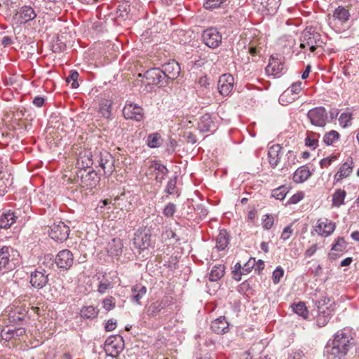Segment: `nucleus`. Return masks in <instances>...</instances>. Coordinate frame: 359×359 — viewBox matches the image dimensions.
Instances as JSON below:
<instances>
[{
	"instance_id": "f257e3e1",
	"label": "nucleus",
	"mask_w": 359,
	"mask_h": 359,
	"mask_svg": "<svg viewBox=\"0 0 359 359\" xmlns=\"http://www.w3.org/2000/svg\"><path fill=\"white\" fill-rule=\"evenodd\" d=\"M352 338L344 330L337 332L332 341H328L326 351L335 358L341 359L348 353Z\"/></svg>"
},
{
	"instance_id": "f03ea898",
	"label": "nucleus",
	"mask_w": 359,
	"mask_h": 359,
	"mask_svg": "<svg viewBox=\"0 0 359 359\" xmlns=\"http://www.w3.org/2000/svg\"><path fill=\"white\" fill-rule=\"evenodd\" d=\"M19 253L10 246H4L0 250V270H13L19 263Z\"/></svg>"
},
{
	"instance_id": "7ed1b4c3",
	"label": "nucleus",
	"mask_w": 359,
	"mask_h": 359,
	"mask_svg": "<svg viewBox=\"0 0 359 359\" xmlns=\"http://www.w3.org/2000/svg\"><path fill=\"white\" fill-rule=\"evenodd\" d=\"M300 47L305 48L309 47L311 52H314L318 47H321L324 43L319 33L316 32L312 27H307L302 33Z\"/></svg>"
},
{
	"instance_id": "20e7f679",
	"label": "nucleus",
	"mask_w": 359,
	"mask_h": 359,
	"mask_svg": "<svg viewBox=\"0 0 359 359\" xmlns=\"http://www.w3.org/2000/svg\"><path fill=\"white\" fill-rule=\"evenodd\" d=\"M307 116L312 125L320 128L325 126L328 119L327 111L323 107L310 109L307 113Z\"/></svg>"
},
{
	"instance_id": "39448f33",
	"label": "nucleus",
	"mask_w": 359,
	"mask_h": 359,
	"mask_svg": "<svg viewBox=\"0 0 359 359\" xmlns=\"http://www.w3.org/2000/svg\"><path fill=\"white\" fill-rule=\"evenodd\" d=\"M69 231V227L60 221L50 226L48 234L52 239L62 242L68 238Z\"/></svg>"
},
{
	"instance_id": "423d86ee",
	"label": "nucleus",
	"mask_w": 359,
	"mask_h": 359,
	"mask_svg": "<svg viewBox=\"0 0 359 359\" xmlns=\"http://www.w3.org/2000/svg\"><path fill=\"white\" fill-rule=\"evenodd\" d=\"M151 233L146 229H139L134 233L133 245L140 250L147 249L151 245Z\"/></svg>"
},
{
	"instance_id": "0eeeda50",
	"label": "nucleus",
	"mask_w": 359,
	"mask_h": 359,
	"mask_svg": "<svg viewBox=\"0 0 359 359\" xmlns=\"http://www.w3.org/2000/svg\"><path fill=\"white\" fill-rule=\"evenodd\" d=\"M104 351L107 355L116 357L123 348V341L120 336L109 337L104 344Z\"/></svg>"
},
{
	"instance_id": "6e6552de",
	"label": "nucleus",
	"mask_w": 359,
	"mask_h": 359,
	"mask_svg": "<svg viewBox=\"0 0 359 359\" xmlns=\"http://www.w3.org/2000/svg\"><path fill=\"white\" fill-rule=\"evenodd\" d=\"M100 167L103 170L106 176H110L114 170V159L109 152L104 151L97 157Z\"/></svg>"
},
{
	"instance_id": "1a4fd4ad",
	"label": "nucleus",
	"mask_w": 359,
	"mask_h": 359,
	"mask_svg": "<svg viewBox=\"0 0 359 359\" xmlns=\"http://www.w3.org/2000/svg\"><path fill=\"white\" fill-rule=\"evenodd\" d=\"M202 37L205 44L211 48H217L222 42L221 34L213 27L205 29Z\"/></svg>"
},
{
	"instance_id": "9d476101",
	"label": "nucleus",
	"mask_w": 359,
	"mask_h": 359,
	"mask_svg": "<svg viewBox=\"0 0 359 359\" xmlns=\"http://www.w3.org/2000/svg\"><path fill=\"white\" fill-rule=\"evenodd\" d=\"M144 78L149 85H159L160 86H163L168 83V82L165 81L163 72L160 68H152L147 70L144 73Z\"/></svg>"
},
{
	"instance_id": "9b49d317",
	"label": "nucleus",
	"mask_w": 359,
	"mask_h": 359,
	"mask_svg": "<svg viewBox=\"0 0 359 359\" xmlns=\"http://www.w3.org/2000/svg\"><path fill=\"white\" fill-rule=\"evenodd\" d=\"M123 114L126 119L141 121L144 118V110L137 104L128 103L123 109Z\"/></svg>"
},
{
	"instance_id": "f8f14e48",
	"label": "nucleus",
	"mask_w": 359,
	"mask_h": 359,
	"mask_svg": "<svg viewBox=\"0 0 359 359\" xmlns=\"http://www.w3.org/2000/svg\"><path fill=\"white\" fill-rule=\"evenodd\" d=\"M256 6L259 4L258 10L266 15H274L276 13L281 0H255Z\"/></svg>"
},
{
	"instance_id": "ddd939ff",
	"label": "nucleus",
	"mask_w": 359,
	"mask_h": 359,
	"mask_svg": "<svg viewBox=\"0 0 359 359\" xmlns=\"http://www.w3.org/2000/svg\"><path fill=\"white\" fill-rule=\"evenodd\" d=\"M161 71L163 72L165 81L168 82V80H174L179 76L180 67L177 62L172 60L163 64L161 67Z\"/></svg>"
},
{
	"instance_id": "4468645a",
	"label": "nucleus",
	"mask_w": 359,
	"mask_h": 359,
	"mask_svg": "<svg viewBox=\"0 0 359 359\" xmlns=\"http://www.w3.org/2000/svg\"><path fill=\"white\" fill-rule=\"evenodd\" d=\"M334 229L335 224L326 218L319 219L314 226L315 231L323 237L330 236Z\"/></svg>"
},
{
	"instance_id": "2eb2a0df",
	"label": "nucleus",
	"mask_w": 359,
	"mask_h": 359,
	"mask_svg": "<svg viewBox=\"0 0 359 359\" xmlns=\"http://www.w3.org/2000/svg\"><path fill=\"white\" fill-rule=\"evenodd\" d=\"M48 274L46 273V271L44 269L39 268L31 273L30 283L35 288L42 289L48 283Z\"/></svg>"
},
{
	"instance_id": "dca6fc26",
	"label": "nucleus",
	"mask_w": 359,
	"mask_h": 359,
	"mask_svg": "<svg viewBox=\"0 0 359 359\" xmlns=\"http://www.w3.org/2000/svg\"><path fill=\"white\" fill-rule=\"evenodd\" d=\"M234 78L229 74H222L218 81V90L223 96L229 95L233 90Z\"/></svg>"
},
{
	"instance_id": "f3484780",
	"label": "nucleus",
	"mask_w": 359,
	"mask_h": 359,
	"mask_svg": "<svg viewBox=\"0 0 359 359\" xmlns=\"http://www.w3.org/2000/svg\"><path fill=\"white\" fill-rule=\"evenodd\" d=\"M73 254L69 250L60 251L55 258V264L57 267L62 269H69L73 264Z\"/></svg>"
},
{
	"instance_id": "a211bd4d",
	"label": "nucleus",
	"mask_w": 359,
	"mask_h": 359,
	"mask_svg": "<svg viewBox=\"0 0 359 359\" xmlns=\"http://www.w3.org/2000/svg\"><path fill=\"white\" fill-rule=\"evenodd\" d=\"M100 180V177L93 170L88 171L85 175L81 173V185L87 189H92L93 188H95L99 183Z\"/></svg>"
},
{
	"instance_id": "6ab92c4d",
	"label": "nucleus",
	"mask_w": 359,
	"mask_h": 359,
	"mask_svg": "<svg viewBox=\"0 0 359 359\" xmlns=\"http://www.w3.org/2000/svg\"><path fill=\"white\" fill-rule=\"evenodd\" d=\"M91 152L89 151H82L79 153V156L77 158L76 165L81 169L80 173H81L82 170L86 171V168H90V166L93 163V161L92 159Z\"/></svg>"
},
{
	"instance_id": "aec40b11",
	"label": "nucleus",
	"mask_w": 359,
	"mask_h": 359,
	"mask_svg": "<svg viewBox=\"0 0 359 359\" xmlns=\"http://www.w3.org/2000/svg\"><path fill=\"white\" fill-rule=\"evenodd\" d=\"M17 14L19 15V21L20 24H25L31 21L36 16L34 8L28 6L21 7Z\"/></svg>"
},
{
	"instance_id": "412c9836",
	"label": "nucleus",
	"mask_w": 359,
	"mask_h": 359,
	"mask_svg": "<svg viewBox=\"0 0 359 359\" xmlns=\"http://www.w3.org/2000/svg\"><path fill=\"white\" fill-rule=\"evenodd\" d=\"M168 306V301L167 299L154 302L147 308V313L149 317L154 318Z\"/></svg>"
},
{
	"instance_id": "4be33fe9",
	"label": "nucleus",
	"mask_w": 359,
	"mask_h": 359,
	"mask_svg": "<svg viewBox=\"0 0 359 359\" xmlns=\"http://www.w3.org/2000/svg\"><path fill=\"white\" fill-rule=\"evenodd\" d=\"M211 329L214 332L218 334H222L227 332L229 323L224 317L221 316L212 322Z\"/></svg>"
},
{
	"instance_id": "5701e85b",
	"label": "nucleus",
	"mask_w": 359,
	"mask_h": 359,
	"mask_svg": "<svg viewBox=\"0 0 359 359\" xmlns=\"http://www.w3.org/2000/svg\"><path fill=\"white\" fill-rule=\"evenodd\" d=\"M353 171V160L348 159L339 168V170L334 175V180L339 181L343 178L348 177Z\"/></svg>"
},
{
	"instance_id": "b1692460",
	"label": "nucleus",
	"mask_w": 359,
	"mask_h": 359,
	"mask_svg": "<svg viewBox=\"0 0 359 359\" xmlns=\"http://www.w3.org/2000/svg\"><path fill=\"white\" fill-rule=\"evenodd\" d=\"M215 123L210 114L202 116L198 122V129L202 133L210 132L215 130Z\"/></svg>"
},
{
	"instance_id": "393cba45",
	"label": "nucleus",
	"mask_w": 359,
	"mask_h": 359,
	"mask_svg": "<svg viewBox=\"0 0 359 359\" xmlns=\"http://www.w3.org/2000/svg\"><path fill=\"white\" fill-rule=\"evenodd\" d=\"M346 248V243L344 238L339 237L336 241V243L332 245L331 252L328 254V257L330 259H335L339 257V255L334 252H337L339 253L343 252Z\"/></svg>"
},
{
	"instance_id": "a878e982",
	"label": "nucleus",
	"mask_w": 359,
	"mask_h": 359,
	"mask_svg": "<svg viewBox=\"0 0 359 359\" xmlns=\"http://www.w3.org/2000/svg\"><path fill=\"white\" fill-rule=\"evenodd\" d=\"M280 151L281 147L279 144H273L269 147L268 151V158L271 167L275 168L278 164Z\"/></svg>"
},
{
	"instance_id": "bb28decb",
	"label": "nucleus",
	"mask_w": 359,
	"mask_h": 359,
	"mask_svg": "<svg viewBox=\"0 0 359 359\" xmlns=\"http://www.w3.org/2000/svg\"><path fill=\"white\" fill-rule=\"evenodd\" d=\"M332 316V311L329 307L325 309L318 310V314L316 317V324L319 327L325 326L330 321Z\"/></svg>"
},
{
	"instance_id": "cd10ccee",
	"label": "nucleus",
	"mask_w": 359,
	"mask_h": 359,
	"mask_svg": "<svg viewBox=\"0 0 359 359\" xmlns=\"http://www.w3.org/2000/svg\"><path fill=\"white\" fill-rule=\"evenodd\" d=\"M17 216L14 212H8L0 217V228L8 229L16 221Z\"/></svg>"
},
{
	"instance_id": "c85d7f7f",
	"label": "nucleus",
	"mask_w": 359,
	"mask_h": 359,
	"mask_svg": "<svg viewBox=\"0 0 359 359\" xmlns=\"http://www.w3.org/2000/svg\"><path fill=\"white\" fill-rule=\"evenodd\" d=\"M311 176V172L308 168L302 166L294 173L293 180L297 183H302L307 180Z\"/></svg>"
},
{
	"instance_id": "c756f323",
	"label": "nucleus",
	"mask_w": 359,
	"mask_h": 359,
	"mask_svg": "<svg viewBox=\"0 0 359 359\" xmlns=\"http://www.w3.org/2000/svg\"><path fill=\"white\" fill-rule=\"evenodd\" d=\"M147 287L142 285H135L132 288L133 297L132 301L137 304H140V300L147 293Z\"/></svg>"
},
{
	"instance_id": "7c9ffc66",
	"label": "nucleus",
	"mask_w": 359,
	"mask_h": 359,
	"mask_svg": "<svg viewBox=\"0 0 359 359\" xmlns=\"http://www.w3.org/2000/svg\"><path fill=\"white\" fill-rule=\"evenodd\" d=\"M272 60L273 61L270 62L266 67V72L269 74L278 76L283 69V65L280 62L274 60L273 58Z\"/></svg>"
},
{
	"instance_id": "2f4dec72",
	"label": "nucleus",
	"mask_w": 359,
	"mask_h": 359,
	"mask_svg": "<svg viewBox=\"0 0 359 359\" xmlns=\"http://www.w3.org/2000/svg\"><path fill=\"white\" fill-rule=\"evenodd\" d=\"M163 143V140L158 133H151L147 136V144L150 148L160 147Z\"/></svg>"
},
{
	"instance_id": "473e14b6",
	"label": "nucleus",
	"mask_w": 359,
	"mask_h": 359,
	"mask_svg": "<svg viewBox=\"0 0 359 359\" xmlns=\"http://www.w3.org/2000/svg\"><path fill=\"white\" fill-rule=\"evenodd\" d=\"M123 245L119 238H114L109 243V252L111 256H118L122 253Z\"/></svg>"
},
{
	"instance_id": "72a5a7b5",
	"label": "nucleus",
	"mask_w": 359,
	"mask_h": 359,
	"mask_svg": "<svg viewBox=\"0 0 359 359\" xmlns=\"http://www.w3.org/2000/svg\"><path fill=\"white\" fill-rule=\"evenodd\" d=\"M229 244V236L226 231L221 230L216 239L215 248L218 250H224Z\"/></svg>"
},
{
	"instance_id": "f704fd0d",
	"label": "nucleus",
	"mask_w": 359,
	"mask_h": 359,
	"mask_svg": "<svg viewBox=\"0 0 359 359\" xmlns=\"http://www.w3.org/2000/svg\"><path fill=\"white\" fill-rule=\"evenodd\" d=\"M302 82L297 81L291 85L290 88H288L287 90H285L280 97V102H283L284 98L287 97L290 93H292L294 95L299 94L301 90H302ZM282 104H285L284 103H282Z\"/></svg>"
},
{
	"instance_id": "c9c22d12",
	"label": "nucleus",
	"mask_w": 359,
	"mask_h": 359,
	"mask_svg": "<svg viewBox=\"0 0 359 359\" xmlns=\"http://www.w3.org/2000/svg\"><path fill=\"white\" fill-rule=\"evenodd\" d=\"M225 267L224 265H215L211 269L210 273L209 279L210 281H217L219 280L224 275Z\"/></svg>"
},
{
	"instance_id": "e433bc0d",
	"label": "nucleus",
	"mask_w": 359,
	"mask_h": 359,
	"mask_svg": "<svg viewBox=\"0 0 359 359\" xmlns=\"http://www.w3.org/2000/svg\"><path fill=\"white\" fill-rule=\"evenodd\" d=\"M152 168L154 169L156 172V179L158 182H161L167 176L168 170L167 168L158 163H154L152 165Z\"/></svg>"
},
{
	"instance_id": "4c0bfd02",
	"label": "nucleus",
	"mask_w": 359,
	"mask_h": 359,
	"mask_svg": "<svg viewBox=\"0 0 359 359\" xmlns=\"http://www.w3.org/2000/svg\"><path fill=\"white\" fill-rule=\"evenodd\" d=\"M346 196V192L343 189H337L332 196V205L335 207H340L344 204V198Z\"/></svg>"
},
{
	"instance_id": "58836bf2",
	"label": "nucleus",
	"mask_w": 359,
	"mask_h": 359,
	"mask_svg": "<svg viewBox=\"0 0 359 359\" xmlns=\"http://www.w3.org/2000/svg\"><path fill=\"white\" fill-rule=\"evenodd\" d=\"M293 311L299 316L306 318L309 314L308 309L304 302H299L297 304H293L292 306Z\"/></svg>"
},
{
	"instance_id": "ea45409f",
	"label": "nucleus",
	"mask_w": 359,
	"mask_h": 359,
	"mask_svg": "<svg viewBox=\"0 0 359 359\" xmlns=\"http://www.w3.org/2000/svg\"><path fill=\"white\" fill-rule=\"evenodd\" d=\"M99 310L93 306H84L81 311V316L86 318H95L98 314Z\"/></svg>"
},
{
	"instance_id": "a19ab883",
	"label": "nucleus",
	"mask_w": 359,
	"mask_h": 359,
	"mask_svg": "<svg viewBox=\"0 0 359 359\" xmlns=\"http://www.w3.org/2000/svg\"><path fill=\"white\" fill-rule=\"evenodd\" d=\"M100 111L104 118H109L111 115V102L108 100H103L100 102Z\"/></svg>"
},
{
	"instance_id": "79ce46f5",
	"label": "nucleus",
	"mask_w": 359,
	"mask_h": 359,
	"mask_svg": "<svg viewBox=\"0 0 359 359\" xmlns=\"http://www.w3.org/2000/svg\"><path fill=\"white\" fill-rule=\"evenodd\" d=\"M25 313L19 310L11 311L8 314L9 320L11 323H17L22 321L25 318Z\"/></svg>"
},
{
	"instance_id": "37998d69",
	"label": "nucleus",
	"mask_w": 359,
	"mask_h": 359,
	"mask_svg": "<svg viewBox=\"0 0 359 359\" xmlns=\"http://www.w3.org/2000/svg\"><path fill=\"white\" fill-rule=\"evenodd\" d=\"M334 17L340 20L346 21L349 18V13L345 8L339 6L334 13Z\"/></svg>"
},
{
	"instance_id": "c03bdc74",
	"label": "nucleus",
	"mask_w": 359,
	"mask_h": 359,
	"mask_svg": "<svg viewBox=\"0 0 359 359\" xmlns=\"http://www.w3.org/2000/svg\"><path fill=\"white\" fill-rule=\"evenodd\" d=\"M288 192V187L286 186H280L273 190L272 196L278 200H283Z\"/></svg>"
},
{
	"instance_id": "a18cd8bd",
	"label": "nucleus",
	"mask_w": 359,
	"mask_h": 359,
	"mask_svg": "<svg viewBox=\"0 0 359 359\" xmlns=\"http://www.w3.org/2000/svg\"><path fill=\"white\" fill-rule=\"evenodd\" d=\"M339 137V134L336 130H331L326 133L324 136L323 140L327 145L332 144Z\"/></svg>"
},
{
	"instance_id": "49530a36",
	"label": "nucleus",
	"mask_w": 359,
	"mask_h": 359,
	"mask_svg": "<svg viewBox=\"0 0 359 359\" xmlns=\"http://www.w3.org/2000/svg\"><path fill=\"white\" fill-rule=\"evenodd\" d=\"M11 184V182L9 178L6 177L5 173L0 176V196L4 195V194L8 191V186H10Z\"/></svg>"
},
{
	"instance_id": "de8ad7c7",
	"label": "nucleus",
	"mask_w": 359,
	"mask_h": 359,
	"mask_svg": "<svg viewBox=\"0 0 359 359\" xmlns=\"http://www.w3.org/2000/svg\"><path fill=\"white\" fill-rule=\"evenodd\" d=\"M78 78L79 73L76 71H71L69 75L66 79V81L67 83L72 82V88H76L79 87Z\"/></svg>"
},
{
	"instance_id": "09e8293b",
	"label": "nucleus",
	"mask_w": 359,
	"mask_h": 359,
	"mask_svg": "<svg viewBox=\"0 0 359 359\" xmlns=\"http://www.w3.org/2000/svg\"><path fill=\"white\" fill-rule=\"evenodd\" d=\"M226 0H206L203 4L206 9H213L219 7Z\"/></svg>"
},
{
	"instance_id": "8fccbe9b",
	"label": "nucleus",
	"mask_w": 359,
	"mask_h": 359,
	"mask_svg": "<svg viewBox=\"0 0 359 359\" xmlns=\"http://www.w3.org/2000/svg\"><path fill=\"white\" fill-rule=\"evenodd\" d=\"M177 177L175 176L173 178H170L168 182L165 191L168 194H174L176 193V184H177Z\"/></svg>"
},
{
	"instance_id": "3c124183",
	"label": "nucleus",
	"mask_w": 359,
	"mask_h": 359,
	"mask_svg": "<svg viewBox=\"0 0 359 359\" xmlns=\"http://www.w3.org/2000/svg\"><path fill=\"white\" fill-rule=\"evenodd\" d=\"M103 307L107 311H110L115 307L116 301L114 297L109 296L102 301Z\"/></svg>"
},
{
	"instance_id": "603ef678",
	"label": "nucleus",
	"mask_w": 359,
	"mask_h": 359,
	"mask_svg": "<svg viewBox=\"0 0 359 359\" xmlns=\"http://www.w3.org/2000/svg\"><path fill=\"white\" fill-rule=\"evenodd\" d=\"M315 133H311L308 135L305 139V144L313 149H315L318 146V140L315 137Z\"/></svg>"
},
{
	"instance_id": "864d4df0",
	"label": "nucleus",
	"mask_w": 359,
	"mask_h": 359,
	"mask_svg": "<svg viewBox=\"0 0 359 359\" xmlns=\"http://www.w3.org/2000/svg\"><path fill=\"white\" fill-rule=\"evenodd\" d=\"M176 212V206L172 203H169L164 208L163 213L164 216L167 217H171L174 215V214Z\"/></svg>"
},
{
	"instance_id": "5fc2aeb1",
	"label": "nucleus",
	"mask_w": 359,
	"mask_h": 359,
	"mask_svg": "<svg viewBox=\"0 0 359 359\" xmlns=\"http://www.w3.org/2000/svg\"><path fill=\"white\" fill-rule=\"evenodd\" d=\"M284 275V270L280 267L278 266L273 272L272 279L275 284H278L280 281V278Z\"/></svg>"
},
{
	"instance_id": "6e6d98bb",
	"label": "nucleus",
	"mask_w": 359,
	"mask_h": 359,
	"mask_svg": "<svg viewBox=\"0 0 359 359\" xmlns=\"http://www.w3.org/2000/svg\"><path fill=\"white\" fill-rule=\"evenodd\" d=\"M351 120V114L349 113H342L339 118V124L343 127H347Z\"/></svg>"
},
{
	"instance_id": "4d7b16f0",
	"label": "nucleus",
	"mask_w": 359,
	"mask_h": 359,
	"mask_svg": "<svg viewBox=\"0 0 359 359\" xmlns=\"http://www.w3.org/2000/svg\"><path fill=\"white\" fill-rule=\"evenodd\" d=\"M274 219L272 215H266L262 219V226L264 229L269 230L273 225Z\"/></svg>"
},
{
	"instance_id": "13d9d810",
	"label": "nucleus",
	"mask_w": 359,
	"mask_h": 359,
	"mask_svg": "<svg viewBox=\"0 0 359 359\" xmlns=\"http://www.w3.org/2000/svg\"><path fill=\"white\" fill-rule=\"evenodd\" d=\"M255 263V258H250L248 262H246L242 268L243 272L241 274H247L250 272V269L254 266Z\"/></svg>"
},
{
	"instance_id": "bf43d9fd",
	"label": "nucleus",
	"mask_w": 359,
	"mask_h": 359,
	"mask_svg": "<svg viewBox=\"0 0 359 359\" xmlns=\"http://www.w3.org/2000/svg\"><path fill=\"white\" fill-rule=\"evenodd\" d=\"M293 229H292V225L287 226L284 228L281 233L280 238L283 241H287L291 237Z\"/></svg>"
},
{
	"instance_id": "052dcab7",
	"label": "nucleus",
	"mask_w": 359,
	"mask_h": 359,
	"mask_svg": "<svg viewBox=\"0 0 359 359\" xmlns=\"http://www.w3.org/2000/svg\"><path fill=\"white\" fill-rule=\"evenodd\" d=\"M111 287V283L109 281L107 280L104 282L100 283L97 290L100 294H104L108 289Z\"/></svg>"
},
{
	"instance_id": "680f3d73",
	"label": "nucleus",
	"mask_w": 359,
	"mask_h": 359,
	"mask_svg": "<svg viewBox=\"0 0 359 359\" xmlns=\"http://www.w3.org/2000/svg\"><path fill=\"white\" fill-rule=\"evenodd\" d=\"M337 159V157L335 156H330L327 158H323L320 161V165L321 168H325L330 165L333 161H334Z\"/></svg>"
},
{
	"instance_id": "e2e57ef3",
	"label": "nucleus",
	"mask_w": 359,
	"mask_h": 359,
	"mask_svg": "<svg viewBox=\"0 0 359 359\" xmlns=\"http://www.w3.org/2000/svg\"><path fill=\"white\" fill-rule=\"evenodd\" d=\"M304 194L303 192H298L294 194L288 201L289 203L296 204L299 202L302 199H303Z\"/></svg>"
},
{
	"instance_id": "0e129e2a",
	"label": "nucleus",
	"mask_w": 359,
	"mask_h": 359,
	"mask_svg": "<svg viewBox=\"0 0 359 359\" xmlns=\"http://www.w3.org/2000/svg\"><path fill=\"white\" fill-rule=\"evenodd\" d=\"M305 355L302 351L297 350L292 353H291L289 355L287 359H304Z\"/></svg>"
},
{
	"instance_id": "69168bd1",
	"label": "nucleus",
	"mask_w": 359,
	"mask_h": 359,
	"mask_svg": "<svg viewBox=\"0 0 359 359\" xmlns=\"http://www.w3.org/2000/svg\"><path fill=\"white\" fill-rule=\"evenodd\" d=\"M318 250V245L317 244H313L312 245L310 248H309L306 252H305V256L306 257H311V256H313L316 252Z\"/></svg>"
},
{
	"instance_id": "338daca9",
	"label": "nucleus",
	"mask_w": 359,
	"mask_h": 359,
	"mask_svg": "<svg viewBox=\"0 0 359 359\" xmlns=\"http://www.w3.org/2000/svg\"><path fill=\"white\" fill-rule=\"evenodd\" d=\"M330 302V299L327 297H323L320 300H318L316 302V306L318 307V310H322L325 309L323 306H325L328 302Z\"/></svg>"
},
{
	"instance_id": "774afa93",
	"label": "nucleus",
	"mask_w": 359,
	"mask_h": 359,
	"mask_svg": "<svg viewBox=\"0 0 359 359\" xmlns=\"http://www.w3.org/2000/svg\"><path fill=\"white\" fill-rule=\"evenodd\" d=\"M116 321L114 319H109L105 325V329L107 331H112L116 328Z\"/></svg>"
}]
</instances>
